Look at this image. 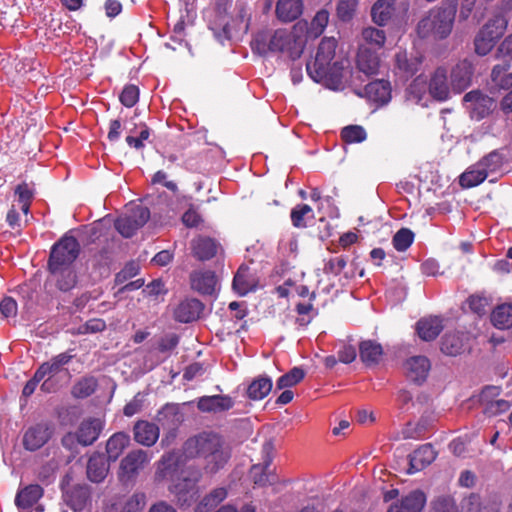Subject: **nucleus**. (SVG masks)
Wrapping results in <instances>:
<instances>
[{
	"instance_id": "nucleus-2",
	"label": "nucleus",
	"mask_w": 512,
	"mask_h": 512,
	"mask_svg": "<svg viewBox=\"0 0 512 512\" xmlns=\"http://www.w3.org/2000/svg\"><path fill=\"white\" fill-rule=\"evenodd\" d=\"M80 252V245L73 236H64L51 248L48 268L57 277V286L62 291H68L76 283V275L72 264Z\"/></svg>"
},
{
	"instance_id": "nucleus-18",
	"label": "nucleus",
	"mask_w": 512,
	"mask_h": 512,
	"mask_svg": "<svg viewBox=\"0 0 512 512\" xmlns=\"http://www.w3.org/2000/svg\"><path fill=\"white\" fill-rule=\"evenodd\" d=\"M357 68L366 76L377 75L380 67L378 54L366 45L359 48L356 60Z\"/></svg>"
},
{
	"instance_id": "nucleus-45",
	"label": "nucleus",
	"mask_w": 512,
	"mask_h": 512,
	"mask_svg": "<svg viewBox=\"0 0 512 512\" xmlns=\"http://www.w3.org/2000/svg\"><path fill=\"white\" fill-rule=\"evenodd\" d=\"M362 37L366 45H371L377 49L382 48L386 40L385 32L374 27L364 28L362 31Z\"/></svg>"
},
{
	"instance_id": "nucleus-43",
	"label": "nucleus",
	"mask_w": 512,
	"mask_h": 512,
	"mask_svg": "<svg viewBox=\"0 0 512 512\" xmlns=\"http://www.w3.org/2000/svg\"><path fill=\"white\" fill-rule=\"evenodd\" d=\"M463 343L461 338L455 333H447L442 338L441 351L449 356H455L461 352Z\"/></svg>"
},
{
	"instance_id": "nucleus-53",
	"label": "nucleus",
	"mask_w": 512,
	"mask_h": 512,
	"mask_svg": "<svg viewBox=\"0 0 512 512\" xmlns=\"http://www.w3.org/2000/svg\"><path fill=\"white\" fill-rule=\"evenodd\" d=\"M146 506V495L136 492L125 502L122 512H141Z\"/></svg>"
},
{
	"instance_id": "nucleus-59",
	"label": "nucleus",
	"mask_w": 512,
	"mask_h": 512,
	"mask_svg": "<svg viewBox=\"0 0 512 512\" xmlns=\"http://www.w3.org/2000/svg\"><path fill=\"white\" fill-rule=\"evenodd\" d=\"M213 30H216L217 27L221 28V32H216L215 34L218 38L230 39L231 38V26L225 15H219L218 19L214 22Z\"/></svg>"
},
{
	"instance_id": "nucleus-32",
	"label": "nucleus",
	"mask_w": 512,
	"mask_h": 512,
	"mask_svg": "<svg viewBox=\"0 0 512 512\" xmlns=\"http://www.w3.org/2000/svg\"><path fill=\"white\" fill-rule=\"evenodd\" d=\"M272 389V380L267 376L255 378L247 388V396L251 400H262Z\"/></svg>"
},
{
	"instance_id": "nucleus-5",
	"label": "nucleus",
	"mask_w": 512,
	"mask_h": 512,
	"mask_svg": "<svg viewBox=\"0 0 512 512\" xmlns=\"http://www.w3.org/2000/svg\"><path fill=\"white\" fill-rule=\"evenodd\" d=\"M150 218V211L140 204H132L115 221L116 230L125 238L132 237Z\"/></svg>"
},
{
	"instance_id": "nucleus-51",
	"label": "nucleus",
	"mask_w": 512,
	"mask_h": 512,
	"mask_svg": "<svg viewBox=\"0 0 512 512\" xmlns=\"http://www.w3.org/2000/svg\"><path fill=\"white\" fill-rule=\"evenodd\" d=\"M431 505L430 512H458L455 500L449 495L437 497Z\"/></svg>"
},
{
	"instance_id": "nucleus-11",
	"label": "nucleus",
	"mask_w": 512,
	"mask_h": 512,
	"mask_svg": "<svg viewBox=\"0 0 512 512\" xmlns=\"http://www.w3.org/2000/svg\"><path fill=\"white\" fill-rule=\"evenodd\" d=\"M463 100L470 110L471 117L477 120L486 117L494 106V100L478 90L470 91L464 96Z\"/></svg>"
},
{
	"instance_id": "nucleus-17",
	"label": "nucleus",
	"mask_w": 512,
	"mask_h": 512,
	"mask_svg": "<svg viewBox=\"0 0 512 512\" xmlns=\"http://www.w3.org/2000/svg\"><path fill=\"white\" fill-rule=\"evenodd\" d=\"M203 309L204 305L198 299H185L175 308L174 317L178 322L189 323L199 319Z\"/></svg>"
},
{
	"instance_id": "nucleus-29",
	"label": "nucleus",
	"mask_w": 512,
	"mask_h": 512,
	"mask_svg": "<svg viewBox=\"0 0 512 512\" xmlns=\"http://www.w3.org/2000/svg\"><path fill=\"white\" fill-rule=\"evenodd\" d=\"M130 444V436L124 432L114 433L106 443L109 461H116Z\"/></svg>"
},
{
	"instance_id": "nucleus-20",
	"label": "nucleus",
	"mask_w": 512,
	"mask_h": 512,
	"mask_svg": "<svg viewBox=\"0 0 512 512\" xmlns=\"http://www.w3.org/2000/svg\"><path fill=\"white\" fill-rule=\"evenodd\" d=\"M191 288L203 295H211L215 291L217 278L214 272L196 270L190 274Z\"/></svg>"
},
{
	"instance_id": "nucleus-27",
	"label": "nucleus",
	"mask_w": 512,
	"mask_h": 512,
	"mask_svg": "<svg viewBox=\"0 0 512 512\" xmlns=\"http://www.w3.org/2000/svg\"><path fill=\"white\" fill-rule=\"evenodd\" d=\"M303 11L302 0H278L276 4V15L283 22L296 20Z\"/></svg>"
},
{
	"instance_id": "nucleus-37",
	"label": "nucleus",
	"mask_w": 512,
	"mask_h": 512,
	"mask_svg": "<svg viewBox=\"0 0 512 512\" xmlns=\"http://www.w3.org/2000/svg\"><path fill=\"white\" fill-rule=\"evenodd\" d=\"M72 355L67 352L60 353L53 357L50 361L43 363L38 370L42 373V375L53 377L58 374L62 367L70 362L72 359Z\"/></svg>"
},
{
	"instance_id": "nucleus-26",
	"label": "nucleus",
	"mask_w": 512,
	"mask_h": 512,
	"mask_svg": "<svg viewBox=\"0 0 512 512\" xmlns=\"http://www.w3.org/2000/svg\"><path fill=\"white\" fill-rule=\"evenodd\" d=\"M472 75V65L466 60L459 62L451 72L452 86L459 92L463 91L470 85Z\"/></svg>"
},
{
	"instance_id": "nucleus-10",
	"label": "nucleus",
	"mask_w": 512,
	"mask_h": 512,
	"mask_svg": "<svg viewBox=\"0 0 512 512\" xmlns=\"http://www.w3.org/2000/svg\"><path fill=\"white\" fill-rule=\"evenodd\" d=\"M52 434L53 428L49 423H38L24 433L23 446L26 450L36 451L49 441Z\"/></svg>"
},
{
	"instance_id": "nucleus-35",
	"label": "nucleus",
	"mask_w": 512,
	"mask_h": 512,
	"mask_svg": "<svg viewBox=\"0 0 512 512\" xmlns=\"http://www.w3.org/2000/svg\"><path fill=\"white\" fill-rule=\"evenodd\" d=\"M270 460L265 461L264 465L256 464L253 465L250 470L251 478L255 485L266 486L267 484H273L276 482V476L269 471Z\"/></svg>"
},
{
	"instance_id": "nucleus-36",
	"label": "nucleus",
	"mask_w": 512,
	"mask_h": 512,
	"mask_svg": "<svg viewBox=\"0 0 512 512\" xmlns=\"http://www.w3.org/2000/svg\"><path fill=\"white\" fill-rule=\"evenodd\" d=\"M510 64L503 62L495 65L491 72L492 82L501 89H509L512 87V72H509Z\"/></svg>"
},
{
	"instance_id": "nucleus-25",
	"label": "nucleus",
	"mask_w": 512,
	"mask_h": 512,
	"mask_svg": "<svg viewBox=\"0 0 512 512\" xmlns=\"http://www.w3.org/2000/svg\"><path fill=\"white\" fill-rule=\"evenodd\" d=\"M436 458V452L431 444H424L410 455L409 471L416 472L425 468Z\"/></svg>"
},
{
	"instance_id": "nucleus-1",
	"label": "nucleus",
	"mask_w": 512,
	"mask_h": 512,
	"mask_svg": "<svg viewBox=\"0 0 512 512\" xmlns=\"http://www.w3.org/2000/svg\"><path fill=\"white\" fill-rule=\"evenodd\" d=\"M186 458H201L207 473L215 474L231 458L230 446L215 433L203 432L186 440L183 445Z\"/></svg>"
},
{
	"instance_id": "nucleus-4",
	"label": "nucleus",
	"mask_w": 512,
	"mask_h": 512,
	"mask_svg": "<svg viewBox=\"0 0 512 512\" xmlns=\"http://www.w3.org/2000/svg\"><path fill=\"white\" fill-rule=\"evenodd\" d=\"M458 0H443L441 6L434 8L423 17L417 32L421 38L433 37L437 40L447 38L453 28L457 12Z\"/></svg>"
},
{
	"instance_id": "nucleus-7",
	"label": "nucleus",
	"mask_w": 512,
	"mask_h": 512,
	"mask_svg": "<svg viewBox=\"0 0 512 512\" xmlns=\"http://www.w3.org/2000/svg\"><path fill=\"white\" fill-rule=\"evenodd\" d=\"M270 52L286 53L292 60L300 58L304 44L286 30H276L269 38Z\"/></svg>"
},
{
	"instance_id": "nucleus-54",
	"label": "nucleus",
	"mask_w": 512,
	"mask_h": 512,
	"mask_svg": "<svg viewBox=\"0 0 512 512\" xmlns=\"http://www.w3.org/2000/svg\"><path fill=\"white\" fill-rule=\"evenodd\" d=\"M119 99L124 106L128 108L133 107L139 100V88L133 84L126 85Z\"/></svg>"
},
{
	"instance_id": "nucleus-63",
	"label": "nucleus",
	"mask_w": 512,
	"mask_h": 512,
	"mask_svg": "<svg viewBox=\"0 0 512 512\" xmlns=\"http://www.w3.org/2000/svg\"><path fill=\"white\" fill-rule=\"evenodd\" d=\"M43 378H44V376L37 369L34 376L25 384L23 391H22L23 396L24 397L31 396L34 393L37 385L39 384L40 381L43 380Z\"/></svg>"
},
{
	"instance_id": "nucleus-22",
	"label": "nucleus",
	"mask_w": 512,
	"mask_h": 512,
	"mask_svg": "<svg viewBox=\"0 0 512 512\" xmlns=\"http://www.w3.org/2000/svg\"><path fill=\"white\" fill-rule=\"evenodd\" d=\"M234 406L233 399L228 395H212L200 397L197 407L202 412L220 413Z\"/></svg>"
},
{
	"instance_id": "nucleus-30",
	"label": "nucleus",
	"mask_w": 512,
	"mask_h": 512,
	"mask_svg": "<svg viewBox=\"0 0 512 512\" xmlns=\"http://www.w3.org/2000/svg\"><path fill=\"white\" fill-rule=\"evenodd\" d=\"M395 0H378L372 7L371 16L374 23L385 25L394 13Z\"/></svg>"
},
{
	"instance_id": "nucleus-38",
	"label": "nucleus",
	"mask_w": 512,
	"mask_h": 512,
	"mask_svg": "<svg viewBox=\"0 0 512 512\" xmlns=\"http://www.w3.org/2000/svg\"><path fill=\"white\" fill-rule=\"evenodd\" d=\"M233 289L241 296L253 290L254 282L249 274V268L241 266L233 279Z\"/></svg>"
},
{
	"instance_id": "nucleus-23",
	"label": "nucleus",
	"mask_w": 512,
	"mask_h": 512,
	"mask_svg": "<svg viewBox=\"0 0 512 512\" xmlns=\"http://www.w3.org/2000/svg\"><path fill=\"white\" fill-rule=\"evenodd\" d=\"M383 354L382 345L374 340H364L359 344V356L366 366L379 364Z\"/></svg>"
},
{
	"instance_id": "nucleus-47",
	"label": "nucleus",
	"mask_w": 512,
	"mask_h": 512,
	"mask_svg": "<svg viewBox=\"0 0 512 512\" xmlns=\"http://www.w3.org/2000/svg\"><path fill=\"white\" fill-rule=\"evenodd\" d=\"M305 376V372L303 369L299 367H294L288 373L282 375L276 383L277 389H284L288 387H292L299 383Z\"/></svg>"
},
{
	"instance_id": "nucleus-16",
	"label": "nucleus",
	"mask_w": 512,
	"mask_h": 512,
	"mask_svg": "<svg viewBox=\"0 0 512 512\" xmlns=\"http://www.w3.org/2000/svg\"><path fill=\"white\" fill-rule=\"evenodd\" d=\"M500 392L499 387L487 386L481 393V401L485 403L484 413L489 416H497L508 411L511 407L509 401L504 399L490 400L492 396H497Z\"/></svg>"
},
{
	"instance_id": "nucleus-44",
	"label": "nucleus",
	"mask_w": 512,
	"mask_h": 512,
	"mask_svg": "<svg viewBox=\"0 0 512 512\" xmlns=\"http://www.w3.org/2000/svg\"><path fill=\"white\" fill-rule=\"evenodd\" d=\"M414 241V233L408 228L398 230L392 239L393 247L399 251H406Z\"/></svg>"
},
{
	"instance_id": "nucleus-21",
	"label": "nucleus",
	"mask_w": 512,
	"mask_h": 512,
	"mask_svg": "<svg viewBox=\"0 0 512 512\" xmlns=\"http://www.w3.org/2000/svg\"><path fill=\"white\" fill-rule=\"evenodd\" d=\"M133 435L137 443L150 447L159 438V427L152 422L139 420L134 424Z\"/></svg>"
},
{
	"instance_id": "nucleus-39",
	"label": "nucleus",
	"mask_w": 512,
	"mask_h": 512,
	"mask_svg": "<svg viewBox=\"0 0 512 512\" xmlns=\"http://www.w3.org/2000/svg\"><path fill=\"white\" fill-rule=\"evenodd\" d=\"M496 41L497 38L490 34L488 27H482L474 41L476 53L482 56L488 54L494 47Z\"/></svg>"
},
{
	"instance_id": "nucleus-9",
	"label": "nucleus",
	"mask_w": 512,
	"mask_h": 512,
	"mask_svg": "<svg viewBox=\"0 0 512 512\" xmlns=\"http://www.w3.org/2000/svg\"><path fill=\"white\" fill-rule=\"evenodd\" d=\"M190 248L193 257L202 262L224 254V249L218 240L203 235L192 239Z\"/></svg>"
},
{
	"instance_id": "nucleus-56",
	"label": "nucleus",
	"mask_w": 512,
	"mask_h": 512,
	"mask_svg": "<svg viewBox=\"0 0 512 512\" xmlns=\"http://www.w3.org/2000/svg\"><path fill=\"white\" fill-rule=\"evenodd\" d=\"M269 38L265 33H258L251 42L252 50L259 55H266L270 52Z\"/></svg>"
},
{
	"instance_id": "nucleus-61",
	"label": "nucleus",
	"mask_w": 512,
	"mask_h": 512,
	"mask_svg": "<svg viewBox=\"0 0 512 512\" xmlns=\"http://www.w3.org/2000/svg\"><path fill=\"white\" fill-rule=\"evenodd\" d=\"M19 202H31L34 196V189L27 183L19 184L15 189Z\"/></svg>"
},
{
	"instance_id": "nucleus-50",
	"label": "nucleus",
	"mask_w": 512,
	"mask_h": 512,
	"mask_svg": "<svg viewBox=\"0 0 512 512\" xmlns=\"http://www.w3.org/2000/svg\"><path fill=\"white\" fill-rule=\"evenodd\" d=\"M507 25L508 19L506 16L503 14H498L491 18L483 27H488L490 34L499 39L504 34Z\"/></svg>"
},
{
	"instance_id": "nucleus-33",
	"label": "nucleus",
	"mask_w": 512,
	"mask_h": 512,
	"mask_svg": "<svg viewBox=\"0 0 512 512\" xmlns=\"http://www.w3.org/2000/svg\"><path fill=\"white\" fill-rule=\"evenodd\" d=\"M64 496L67 504L74 511H80L88 499V489L78 484L70 489H65Z\"/></svg>"
},
{
	"instance_id": "nucleus-49",
	"label": "nucleus",
	"mask_w": 512,
	"mask_h": 512,
	"mask_svg": "<svg viewBox=\"0 0 512 512\" xmlns=\"http://www.w3.org/2000/svg\"><path fill=\"white\" fill-rule=\"evenodd\" d=\"M347 265V257L344 255L332 256L324 260L323 272L338 276Z\"/></svg>"
},
{
	"instance_id": "nucleus-15",
	"label": "nucleus",
	"mask_w": 512,
	"mask_h": 512,
	"mask_svg": "<svg viewBox=\"0 0 512 512\" xmlns=\"http://www.w3.org/2000/svg\"><path fill=\"white\" fill-rule=\"evenodd\" d=\"M360 96H365L369 101L377 105H385L391 99V86L388 81L375 80L368 83L362 92L358 93Z\"/></svg>"
},
{
	"instance_id": "nucleus-48",
	"label": "nucleus",
	"mask_w": 512,
	"mask_h": 512,
	"mask_svg": "<svg viewBox=\"0 0 512 512\" xmlns=\"http://www.w3.org/2000/svg\"><path fill=\"white\" fill-rule=\"evenodd\" d=\"M366 131L362 126L350 125L341 131V138L346 143H360L366 139Z\"/></svg>"
},
{
	"instance_id": "nucleus-19",
	"label": "nucleus",
	"mask_w": 512,
	"mask_h": 512,
	"mask_svg": "<svg viewBox=\"0 0 512 512\" xmlns=\"http://www.w3.org/2000/svg\"><path fill=\"white\" fill-rule=\"evenodd\" d=\"M429 94L438 101H445L449 97V84L447 70L438 67L432 74L428 84Z\"/></svg>"
},
{
	"instance_id": "nucleus-41",
	"label": "nucleus",
	"mask_w": 512,
	"mask_h": 512,
	"mask_svg": "<svg viewBox=\"0 0 512 512\" xmlns=\"http://www.w3.org/2000/svg\"><path fill=\"white\" fill-rule=\"evenodd\" d=\"M477 163L488 176L489 174L497 172L503 166L504 159L502 154L495 150L481 158Z\"/></svg>"
},
{
	"instance_id": "nucleus-8",
	"label": "nucleus",
	"mask_w": 512,
	"mask_h": 512,
	"mask_svg": "<svg viewBox=\"0 0 512 512\" xmlns=\"http://www.w3.org/2000/svg\"><path fill=\"white\" fill-rule=\"evenodd\" d=\"M149 462L146 451L137 449L129 452L120 462L118 476L121 482L133 481Z\"/></svg>"
},
{
	"instance_id": "nucleus-31",
	"label": "nucleus",
	"mask_w": 512,
	"mask_h": 512,
	"mask_svg": "<svg viewBox=\"0 0 512 512\" xmlns=\"http://www.w3.org/2000/svg\"><path fill=\"white\" fill-rule=\"evenodd\" d=\"M487 177L482 167L475 163L460 175L459 184L462 188H472L484 182Z\"/></svg>"
},
{
	"instance_id": "nucleus-58",
	"label": "nucleus",
	"mask_w": 512,
	"mask_h": 512,
	"mask_svg": "<svg viewBox=\"0 0 512 512\" xmlns=\"http://www.w3.org/2000/svg\"><path fill=\"white\" fill-rule=\"evenodd\" d=\"M17 310V303L12 297H5L0 302V313L4 318L15 317Z\"/></svg>"
},
{
	"instance_id": "nucleus-34",
	"label": "nucleus",
	"mask_w": 512,
	"mask_h": 512,
	"mask_svg": "<svg viewBox=\"0 0 512 512\" xmlns=\"http://www.w3.org/2000/svg\"><path fill=\"white\" fill-rule=\"evenodd\" d=\"M493 325L499 329L512 327V303L498 305L491 314Z\"/></svg>"
},
{
	"instance_id": "nucleus-12",
	"label": "nucleus",
	"mask_w": 512,
	"mask_h": 512,
	"mask_svg": "<svg viewBox=\"0 0 512 512\" xmlns=\"http://www.w3.org/2000/svg\"><path fill=\"white\" fill-rule=\"evenodd\" d=\"M42 496L43 488L37 484H31L17 493L15 503L21 512H42L43 508L38 504Z\"/></svg>"
},
{
	"instance_id": "nucleus-13",
	"label": "nucleus",
	"mask_w": 512,
	"mask_h": 512,
	"mask_svg": "<svg viewBox=\"0 0 512 512\" xmlns=\"http://www.w3.org/2000/svg\"><path fill=\"white\" fill-rule=\"evenodd\" d=\"M426 504V495L420 490H414L393 502L387 512H422Z\"/></svg>"
},
{
	"instance_id": "nucleus-14",
	"label": "nucleus",
	"mask_w": 512,
	"mask_h": 512,
	"mask_svg": "<svg viewBox=\"0 0 512 512\" xmlns=\"http://www.w3.org/2000/svg\"><path fill=\"white\" fill-rule=\"evenodd\" d=\"M431 364L425 356H412L404 363L407 378L414 383H422L426 380Z\"/></svg>"
},
{
	"instance_id": "nucleus-42",
	"label": "nucleus",
	"mask_w": 512,
	"mask_h": 512,
	"mask_svg": "<svg viewBox=\"0 0 512 512\" xmlns=\"http://www.w3.org/2000/svg\"><path fill=\"white\" fill-rule=\"evenodd\" d=\"M97 385L94 377H84L73 386L72 395L76 398H87L95 392Z\"/></svg>"
},
{
	"instance_id": "nucleus-62",
	"label": "nucleus",
	"mask_w": 512,
	"mask_h": 512,
	"mask_svg": "<svg viewBox=\"0 0 512 512\" xmlns=\"http://www.w3.org/2000/svg\"><path fill=\"white\" fill-rule=\"evenodd\" d=\"M106 323L102 319H91L87 321L82 327L81 330L83 333H97L105 330Z\"/></svg>"
},
{
	"instance_id": "nucleus-55",
	"label": "nucleus",
	"mask_w": 512,
	"mask_h": 512,
	"mask_svg": "<svg viewBox=\"0 0 512 512\" xmlns=\"http://www.w3.org/2000/svg\"><path fill=\"white\" fill-rule=\"evenodd\" d=\"M329 21V13L326 10H320L311 21V31L315 36L320 35Z\"/></svg>"
},
{
	"instance_id": "nucleus-28",
	"label": "nucleus",
	"mask_w": 512,
	"mask_h": 512,
	"mask_svg": "<svg viewBox=\"0 0 512 512\" xmlns=\"http://www.w3.org/2000/svg\"><path fill=\"white\" fill-rule=\"evenodd\" d=\"M109 471V465L102 454L92 455L87 464V476L95 483L103 481Z\"/></svg>"
},
{
	"instance_id": "nucleus-52",
	"label": "nucleus",
	"mask_w": 512,
	"mask_h": 512,
	"mask_svg": "<svg viewBox=\"0 0 512 512\" xmlns=\"http://www.w3.org/2000/svg\"><path fill=\"white\" fill-rule=\"evenodd\" d=\"M357 6L358 0H339L336 8L338 18L344 22L351 20Z\"/></svg>"
},
{
	"instance_id": "nucleus-40",
	"label": "nucleus",
	"mask_w": 512,
	"mask_h": 512,
	"mask_svg": "<svg viewBox=\"0 0 512 512\" xmlns=\"http://www.w3.org/2000/svg\"><path fill=\"white\" fill-rule=\"evenodd\" d=\"M395 62L397 68L404 73L406 77L413 76L420 66V61L417 58H408L405 52H399L395 55Z\"/></svg>"
},
{
	"instance_id": "nucleus-64",
	"label": "nucleus",
	"mask_w": 512,
	"mask_h": 512,
	"mask_svg": "<svg viewBox=\"0 0 512 512\" xmlns=\"http://www.w3.org/2000/svg\"><path fill=\"white\" fill-rule=\"evenodd\" d=\"M228 495L227 489L224 487H217L208 493L207 501H210L215 507L226 499Z\"/></svg>"
},
{
	"instance_id": "nucleus-6",
	"label": "nucleus",
	"mask_w": 512,
	"mask_h": 512,
	"mask_svg": "<svg viewBox=\"0 0 512 512\" xmlns=\"http://www.w3.org/2000/svg\"><path fill=\"white\" fill-rule=\"evenodd\" d=\"M104 428V421L99 418L84 419L75 433H68L62 438V444L69 446L76 439L82 446L92 445L101 434Z\"/></svg>"
},
{
	"instance_id": "nucleus-60",
	"label": "nucleus",
	"mask_w": 512,
	"mask_h": 512,
	"mask_svg": "<svg viewBox=\"0 0 512 512\" xmlns=\"http://www.w3.org/2000/svg\"><path fill=\"white\" fill-rule=\"evenodd\" d=\"M480 507V497L477 494L470 493L464 497L461 502L462 512H478Z\"/></svg>"
},
{
	"instance_id": "nucleus-24",
	"label": "nucleus",
	"mask_w": 512,
	"mask_h": 512,
	"mask_svg": "<svg viewBox=\"0 0 512 512\" xmlns=\"http://www.w3.org/2000/svg\"><path fill=\"white\" fill-rule=\"evenodd\" d=\"M442 330V319L437 316L422 318L416 324L417 334L424 341L436 339Z\"/></svg>"
},
{
	"instance_id": "nucleus-57",
	"label": "nucleus",
	"mask_w": 512,
	"mask_h": 512,
	"mask_svg": "<svg viewBox=\"0 0 512 512\" xmlns=\"http://www.w3.org/2000/svg\"><path fill=\"white\" fill-rule=\"evenodd\" d=\"M467 304L470 310L478 315H483L486 313V307L488 305V300L485 297L479 295H471L467 299Z\"/></svg>"
},
{
	"instance_id": "nucleus-46",
	"label": "nucleus",
	"mask_w": 512,
	"mask_h": 512,
	"mask_svg": "<svg viewBox=\"0 0 512 512\" xmlns=\"http://www.w3.org/2000/svg\"><path fill=\"white\" fill-rule=\"evenodd\" d=\"M313 218L312 208L307 204H299L291 211L292 224L297 228H304L307 226L306 218Z\"/></svg>"
},
{
	"instance_id": "nucleus-3",
	"label": "nucleus",
	"mask_w": 512,
	"mask_h": 512,
	"mask_svg": "<svg viewBox=\"0 0 512 512\" xmlns=\"http://www.w3.org/2000/svg\"><path fill=\"white\" fill-rule=\"evenodd\" d=\"M336 47L337 41L335 38L322 39L315 57L307 62V73L315 82L327 85H339L341 83L343 67L340 62L332 63Z\"/></svg>"
}]
</instances>
